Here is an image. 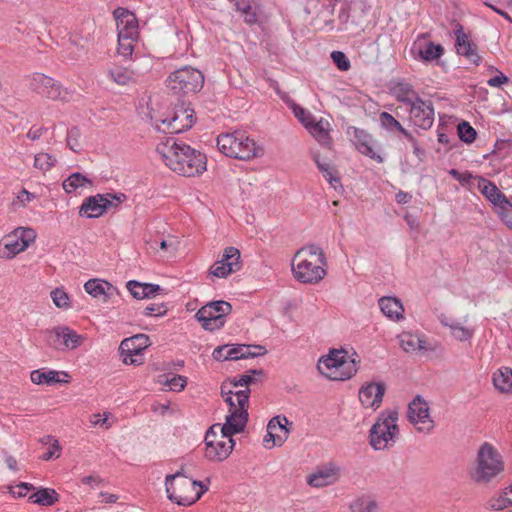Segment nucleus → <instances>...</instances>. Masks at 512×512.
Here are the masks:
<instances>
[{
    "label": "nucleus",
    "instance_id": "8",
    "mask_svg": "<svg viewBox=\"0 0 512 512\" xmlns=\"http://www.w3.org/2000/svg\"><path fill=\"white\" fill-rule=\"evenodd\" d=\"M250 393V389L235 392L238 408L237 410L229 413L226 416L225 423L218 427L223 437L233 436L244 431L249 419L248 403Z\"/></svg>",
    "mask_w": 512,
    "mask_h": 512
},
{
    "label": "nucleus",
    "instance_id": "30",
    "mask_svg": "<svg viewBox=\"0 0 512 512\" xmlns=\"http://www.w3.org/2000/svg\"><path fill=\"white\" fill-rule=\"evenodd\" d=\"M358 371V364L355 359L347 360L346 357L341 359L339 371L327 374V378L331 380H347L354 376Z\"/></svg>",
    "mask_w": 512,
    "mask_h": 512
},
{
    "label": "nucleus",
    "instance_id": "10",
    "mask_svg": "<svg viewBox=\"0 0 512 512\" xmlns=\"http://www.w3.org/2000/svg\"><path fill=\"white\" fill-rule=\"evenodd\" d=\"M219 427V424L212 425L205 435V458L210 461L222 462L229 457L235 446L233 436L223 437L222 440H211V437H216L217 433L215 428Z\"/></svg>",
    "mask_w": 512,
    "mask_h": 512
},
{
    "label": "nucleus",
    "instance_id": "56",
    "mask_svg": "<svg viewBox=\"0 0 512 512\" xmlns=\"http://www.w3.org/2000/svg\"><path fill=\"white\" fill-rule=\"evenodd\" d=\"M61 327H56L51 331H47L46 342L49 346L59 349L62 346Z\"/></svg>",
    "mask_w": 512,
    "mask_h": 512
},
{
    "label": "nucleus",
    "instance_id": "64",
    "mask_svg": "<svg viewBox=\"0 0 512 512\" xmlns=\"http://www.w3.org/2000/svg\"><path fill=\"white\" fill-rule=\"evenodd\" d=\"M242 15L244 16V21L247 23V24H255L257 21H258V16H257V12L255 11V9L251 6V4L249 5V9H245L243 12H242Z\"/></svg>",
    "mask_w": 512,
    "mask_h": 512
},
{
    "label": "nucleus",
    "instance_id": "46",
    "mask_svg": "<svg viewBox=\"0 0 512 512\" xmlns=\"http://www.w3.org/2000/svg\"><path fill=\"white\" fill-rule=\"evenodd\" d=\"M136 40L137 38L134 37H129L128 39H126L122 38L121 36H118V54L123 56L124 58L131 56L134 51V42Z\"/></svg>",
    "mask_w": 512,
    "mask_h": 512
},
{
    "label": "nucleus",
    "instance_id": "44",
    "mask_svg": "<svg viewBox=\"0 0 512 512\" xmlns=\"http://www.w3.org/2000/svg\"><path fill=\"white\" fill-rule=\"evenodd\" d=\"M512 505V497H507L504 492L498 496L491 497L485 504L488 510L501 511Z\"/></svg>",
    "mask_w": 512,
    "mask_h": 512
},
{
    "label": "nucleus",
    "instance_id": "21",
    "mask_svg": "<svg viewBox=\"0 0 512 512\" xmlns=\"http://www.w3.org/2000/svg\"><path fill=\"white\" fill-rule=\"evenodd\" d=\"M85 291L94 298H100L108 302L114 296L119 295L118 289L109 282L101 279H90L84 284Z\"/></svg>",
    "mask_w": 512,
    "mask_h": 512
},
{
    "label": "nucleus",
    "instance_id": "42",
    "mask_svg": "<svg viewBox=\"0 0 512 512\" xmlns=\"http://www.w3.org/2000/svg\"><path fill=\"white\" fill-rule=\"evenodd\" d=\"M109 76L115 83L119 85H126L134 81L135 74L127 68L117 67L109 70Z\"/></svg>",
    "mask_w": 512,
    "mask_h": 512
},
{
    "label": "nucleus",
    "instance_id": "6",
    "mask_svg": "<svg viewBox=\"0 0 512 512\" xmlns=\"http://www.w3.org/2000/svg\"><path fill=\"white\" fill-rule=\"evenodd\" d=\"M203 84L202 72L190 66L175 70L166 79L168 89L177 95L195 94L202 89Z\"/></svg>",
    "mask_w": 512,
    "mask_h": 512
},
{
    "label": "nucleus",
    "instance_id": "2",
    "mask_svg": "<svg viewBox=\"0 0 512 512\" xmlns=\"http://www.w3.org/2000/svg\"><path fill=\"white\" fill-rule=\"evenodd\" d=\"M327 260L322 248L315 244L300 248L291 263L294 277L301 283H318L325 275Z\"/></svg>",
    "mask_w": 512,
    "mask_h": 512
},
{
    "label": "nucleus",
    "instance_id": "57",
    "mask_svg": "<svg viewBox=\"0 0 512 512\" xmlns=\"http://www.w3.org/2000/svg\"><path fill=\"white\" fill-rule=\"evenodd\" d=\"M165 384L173 391H182L187 384V378L182 375H174L170 379L166 378Z\"/></svg>",
    "mask_w": 512,
    "mask_h": 512
},
{
    "label": "nucleus",
    "instance_id": "32",
    "mask_svg": "<svg viewBox=\"0 0 512 512\" xmlns=\"http://www.w3.org/2000/svg\"><path fill=\"white\" fill-rule=\"evenodd\" d=\"M493 384L500 392H512V370L502 367L493 374Z\"/></svg>",
    "mask_w": 512,
    "mask_h": 512
},
{
    "label": "nucleus",
    "instance_id": "31",
    "mask_svg": "<svg viewBox=\"0 0 512 512\" xmlns=\"http://www.w3.org/2000/svg\"><path fill=\"white\" fill-rule=\"evenodd\" d=\"M328 126L329 123L327 121L324 122L323 120H320L316 122L315 120H312L311 124H309V127L306 128L320 144L329 147L331 145L332 140L329 135Z\"/></svg>",
    "mask_w": 512,
    "mask_h": 512
},
{
    "label": "nucleus",
    "instance_id": "23",
    "mask_svg": "<svg viewBox=\"0 0 512 512\" xmlns=\"http://www.w3.org/2000/svg\"><path fill=\"white\" fill-rule=\"evenodd\" d=\"M287 425H292V423L285 416H276L269 421L267 431L268 436L272 438V445L269 448L275 445L281 446L284 443L289 434Z\"/></svg>",
    "mask_w": 512,
    "mask_h": 512
},
{
    "label": "nucleus",
    "instance_id": "33",
    "mask_svg": "<svg viewBox=\"0 0 512 512\" xmlns=\"http://www.w3.org/2000/svg\"><path fill=\"white\" fill-rule=\"evenodd\" d=\"M394 91L396 99L409 107H411L417 99H420L418 93L408 83L399 82L395 86Z\"/></svg>",
    "mask_w": 512,
    "mask_h": 512
},
{
    "label": "nucleus",
    "instance_id": "43",
    "mask_svg": "<svg viewBox=\"0 0 512 512\" xmlns=\"http://www.w3.org/2000/svg\"><path fill=\"white\" fill-rule=\"evenodd\" d=\"M5 249L8 251L7 257L12 258L18 253L24 251L27 248L26 242L21 243V240L15 236L13 232L12 235H8L5 239Z\"/></svg>",
    "mask_w": 512,
    "mask_h": 512
},
{
    "label": "nucleus",
    "instance_id": "55",
    "mask_svg": "<svg viewBox=\"0 0 512 512\" xmlns=\"http://www.w3.org/2000/svg\"><path fill=\"white\" fill-rule=\"evenodd\" d=\"M293 112H294V115L298 118V120L305 127H309V124H311V121L314 120V117L312 116V114L299 105L294 104Z\"/></svg>",
    "mask_w": 512,
    "mask_h": 512
},
{
    "label": "nucleus",
    "instance_id": "5",
    "mask_svg": "<svg viewBox=\"0 0 512 512\" xmlns=\"http://www.w3.org/2000/svg\"><path fill=\"white\" fill-rule=\"evenodd\" d=\"M503 470L504 462L498 450L488 442L483 443L477 452L472 479L478 484H487Z\"/></svg>",
    "mask_w": 512,
    "mask_h": 512
},
{
    "label": "nucleus",
    "instance_id": "34",
    "mask_svg": "<svg viewBox=\"0 0 512 512\" xmlns=\"http://www.w3.org/2000/svg\"><path fill=\"white\" fill-rule=\"evenodd\" d=\"M59 500L58 493L51 488H40L30 495L29 501L42 506H52Z\"/></svg>",
    "mask_w": 512,
    "mask_h": 512
},
{
    "label": "nucleus",
    "instance_id": "40",
    "mask_svg": "<svg viewBox=\"0 0 512 512\" xmlns=\"http://www.w3.org/2000/svg\"><path fill=\"white\" fill-rule=\"evenodd\" d=\"M237 272L236 264L234 263V269L232 263H224L222 260L216 261L209 269V276L217 278H226L230 274Z\"/></svg>",
    "mask_w": 512,
    "mask_h": 512
},
{
    "label": "nucleus",
    "instance_id": "19",
    "mask_svg": "<svg viewBox=\"0 0 512 512\" xmlns=\"http://www.w3.org/2000/svg\"><path fill=\"white\" fill-rule=\"evenodd\" d=\"M477 180L479 191L488 201L501 208H512V203L508 200L506 195L499 190L495 183L482 176H477Z\"/></svg>",
    "mask_w": 512,
    "mask_h": 512
},
{
    "label": "nucleus",
    "instance_id": "18",
    "mask_svg": "<svg viewBox=\"0 0 512 512\" xmlns=\"http://www.w3.org/2000/svg\"><path fill=\"white\" fill-rule=\"evenodd\" d=\"M454 34L457 53L464 56L474 65H480L481 56L478 54L477 45L469 39L468 35L464 32L463 26L457 24Z\"/></svg>",
    "mask_w": 512,
    "mask_h": 512
},
{
    "label": "nucleus",
    "instance_id": "58",
    "mask_svg": "<svg viewBox=\"0 0 512 512\" xmlns=\"http://www.w3.org/2000/svg\"><path fill=\"white\" fill-rule=\"evenodd\" d=\"M15 236L21 240V243L26 242L27 247L35 240L36 234L31 228H17L14 230Z\"/></svg>",
    "mask_w": 512,
    "mask_h": 512
},
{
    "label": "nucleus",
    "instance_id": "45",
    "mask_svg": "<svg viewBox=\"0 0 512 512\" xmlns=\"http://www.w3.org/2000/svg\"><path fill=\"white\" fill-rule=\"evenodd\" d=\"M457 131L459 138L467 144H471L476 140V130L466 121L458 124Z\"/></svg>",
    "mask_w": 512,
    "mask_h": 512
},
{
    "label": "nucleus",
    "instance_id": "27",
    "mask_svg": "<svg viewBox=\"0 0 512 512\" xmlns=\"http://www.w3.org/2000/svg\"><path fill=\"white\" fill-rule=\"evenodd\" d=\"M382 313L389 319L398 321L403 318L404 308L401 301L395 297H382L378 301Z\"/></svg>",
    "mask_w": 512,
    "mask_h": 512
},
{
    "label": "nucleus",
    "instance_id": "11",
    "mask_svg": "<svg viewBox=\"0 0 512 512\" xmlns=\"http://www.w3.org/2000/svg\"><path fill=\"white\" fill-rule=\"evenodd\" d=\"M150 345L149 337L137 334L124 339L119 346L122 361L125 364L139 365L143 363L142 351Z\"/></svg>",
    "mask_w": 512,
    "mask_h": 512
},
{
    "label": "nucleus",
    "instance_id": "54",
    "mask_svg": "<svg viewBox=\"0 0 512 512\" xmlns=\"http://www.w3.org/2000/svg\"><path fill=\"white\" fill-rule=\"evenodd\" d=\"M104 203H107L108 211L112 208H117L122 202L127 199V196L124 193H106L104 194Z\"/></svg>",
    "mask_w": 512,
    "mask_h": 512
},
{
    "label": "nucleus",
    "instance_id": "63",
    "mask_svg": "<svg viewBox=\"0 0 512 512\" xmlns=\"http://www.w3.org/2000/svg\"><path fill=\"white\" fill-rule=\"evenodd\" d=\"M61 450V447L59 445L58 440H54V443L52 446L47 450L46 453L42 456V459L45 461H48L52 459L53 457H59V452Z\"/></svg>",
    "mask_w": 512,
    "mask_h": 512
},
{
    "label": "nucleus",
    "instance_id": "25",
    "mask_svg": "<svg viewBox=\"0 0 512 512\" xmlns=\"http://www.w3.org/2000/svg\"><path fill=\"white\" fill-rule=\"evenodd\" d=\"M339 468L334 464H329L326 467L318 469L307 478V483L312 487H325L331 485L336 481V475Z\"/></svg>",
    "mask_w": 512,
    "mask_h": 512
},
{
    "label": "nucleus",
    "instance_id": "14",
    "mask_svg": "<svg viewBox=\"0 0 512 512\" xmlns=\"http://www.w3.org/2000/svg\"><path fill=\"white\" fill-rule=\"evenodd\" d=\"M195 112L184 103L176 105L173 116L166 118L162 122L167 125L170 134H177L190 129L195 122Z\"/></svg>",
    "mask_w": 512,
    "mask_h": 512
},
{
    "label": "nucleus",
    "instance_id": "29",
    "mask_svg": "<svg viewBox=\"0 0 512 512\" xmlns=\"http://www.w3.org/2000/svg\"><path fill=\"white\" fill-rule=\"evenodd\" d=\"M400 346L405 352H416L427 350L428 346L425 340L411 332H403L399 335Z\"/></svg>",
    "mask_w": 512,
    "mask_h": 512
},
{
    "label": "nucleus",
    "instance_id": "62",
    "mask_svg": "<svg viewBox=\"0 0 512 512\" xmlns=\"http://www.w3.org/2000/svg\"><path fill=\"white\" fill-rule=\"evenodd\" d=\"M243 347H244V344L229 345L228 350H227L229 360L241 359L240 354H242Z\"/></svg>",
    "mask_w": 512,
    "mask_h": 512
},
{
    "label": "nucleus",
    "instance_id": "39",
    "mask_svg": "<svg viewBox=\"0 0 512 512\" xmlns=\"http://www.w3.org/2000/svg\"><path fill=\"white\" fill-rule=\"evenodd\" d=\"M264 371L262 369H252L246 374L240 375L238 378H234L233 386H245L246 389H250L249 386L256 384L262 380Z\"/></svg>",
    "mask_w": 512,
    "mask_h": 512
},
{
    "label": "nucleus",
    "instance_id": "3",
    "mask_svg": "<svg viewBox=\"0 0 512 512\" xmlns=\"http://www.w3.org/2000/svg\"><path fill=\"white\" fill-rule=\"evenodd\" d=\"M165 485L168 498L181 506L194 504L208 490L203 482L185 476L183 467L175 474L167 475Z\"/></svg>",
    "mask_w": 512,
    "mask_h": 512
},
{
    "label": "nucleus",
    "instance_id": "16",
    "mask_svg": "<svg viewBox=\"0 0 512 512\" xmlns=\"http://www.w3.org/2000/svg\"><path fill=\"white\" fill-rule=\"evenodd\" d=\"M411 53L423 62H433L444 54V48L441 44L427 40V34H422L414 42Z\"/></svg>",
    "mask_w": 512,
    "mask_h": 512
},
{
    "label": "nucleus",
    "instance_id": "36",
    "mask_svg": "<svg viewBox=\"0 0 512 512\" xmlns=\"http://www.w3.org/2000/svg\"><path fill=\"white\" fill-rule=\"evenodd\" d=\"M442 325L449 327L452 336L459 341H468L472 338L474 330L468 327L462 326L460 323L450 321L447 318L441 319Z\"/></svg>",
    "mask_w": 512,
    "mask_h": 512
},
{
    "label": "nucleus",
    "instance_id": "59",
    "mask_svg": "<svg viewBox=\"0 0 512 512\" xmlns=\"http://www.w3.org/2000/svg\"><path fill=\"white\" fill-rule=\"evenodd\" d=\"M167 312V307L164 303H153L144 309L145 316H163Z\"/></svg>",
    "mask_w": 512,
    "mask_h": 512
},
{
    "label": "nucleus",
    "instance_id": "9",
    "mask_svg": "<svg viewBox=\"0 0 512 512\" xmlns=\"http://www.w3.org/2000/svg\"><path fill=\"white\" fill-rule=\"evenodd\" d=\"M232 311V306L224 300L210 302L201 307L195 314L203 329L214 331L225 324V317Z\"/></svg>",
    "mask_w": 512,
    "mask_h": 512
},
{
    "label": "nucleus",
    "instance_id": "26",
    "mask_svg": "<svg viewBox=\"0 0 512 512\" xmlns=\"http://www.w3.org/2000/svg\"><path fill=\"white\" fill-rule=\"evenodd\" d=\"M344 350H332L329 355L320 358L317 368L319 372L327 377L329 373L339 371V365L342 358H345Z\"/></svg>",
    "mask_w": 512,
    "mask_h": 512
},
{
    "label": "nucleus",
    "instance_id": "35",
    "mask_svg": "<svg viewBox=\"0 0 512 512\" xmlns=\"http://www.w3.org/2000/svg\"><path fill=\"white\" fill-rule=\"evenodd\" d=\"M349 509L351 512H379V506L375 499L369 495H362L354 499Z\"/></svg>",
    "mask_w": 512,
    "mask_h": 512
},
{
    "label": "nucleus",
    "instance_id": "51",
    "mask_svg": "<svg viewBox=\"0 0 512 512\" xmlns=\"http://www.w3.org/2000/svg\"><path fill=\"white\" fill-rule=\"evenodd\" d=\"M267 353V349L261 345H246L244 344L242 354H240L241 359L254 358L257 356L265 355Z\"/></svg>",
    "mask_w": 512,
    "mask_h": 512
},
{
    "label": "nucleus",
    "instance_id": "48",
    "mask_svg": "<svg viewBox=\"0 0 512 512\" xmlns=\"http://www.w3.org/2000/svg\"><path fill=\"white\" fill-rule=\"evenodd\" d=\"M379 120L381 126L388 132H397L401 128L400 122L388 112L380 113Z\"/></svg>",
    "mask_w": 512,
    "mask_h": 512
},
{
    "label": "nucleus",
    "instance_id": "17",
    "mask_svg": "<svg viewBox=\"0 0 512 512\" xmlns=\"http://www.w3.org/2000/svg\"><path fill=\"white\" fill-rule=\"evenodd\" d=\"M118 36L128 39L138 38V20L135 14L126 8L118 7L113 11Z\"/></svg>",
    "mask_w": 512,
    "mask_h": 512
},
{
    "label": "nucleus",
    "instance_id": "53",
    "mask_svg": "<svg viewBox=\"0 0 512 512\" xmlns=\"http://www.w3.org/2000/svg\"><path fill=\"white\" fill-rule=\"evenodd\" d=\"M80 135V130L77 127H72L67 132V145L74 152L81 150Z\"/></svg>",
    "mask_w": 512,
    "mask_h": 512
},
{
    "label": "nucleus",
    "instance_id": "24",
    "mask_svg": "<svg viewBox=\"0 0 512 512\" xmlns=\"http://www.w3.org/2000/svg\"><path fill=\"white\" fill-rule=\"evenodd\" d=\"M105 195L97 194L87 197L79 209L80 216L98 218L108 211L107 203H104Z\"/></svg>",
    "mask_w": 512,
    "mask_h": 512
},
{
    "label": "nucleus",
    "instance_id": "28",
    "mask_svg": "<svg viewBox=\"0 0 512 512\" xmlns=\"http://www.w3.org/2000/svg\"><path fill=\"white\" fill-rule=\"evenodd\" d=\"M60 372L49 370V371H42V370H34L31 372L30 378L31 381L34 384H47V385H54L57 383H68L67 379H60L59 378ZM61 375L64 377H69V375L66 372H61Z\"/></svg>",
    "mask_w": 512,
    "mask_h": 512
},
{
    "label": "nucleus",
    "instance_id": "22",
    "mask_svg": "<svg viewBox=\"0 0 512 512\" xmlns=\"http://www.w3.org/2000/svg\"><path fill=\"white\" fill-rule=\"evenodd\" d=\"M353 133V142L356 146V149L361 154L368 156L373 160H376L378 163H382L384 161L383 157L374 151V139L369 133L360 128H354Z\"/></svg>",
    "mask_w": 512,
    "mask_h": 512
},
{
    "label": "nucleus",
    "instance_id": "49",
    "mask_svg": "<svg viewBox=\"0 0 512 512\" xmlns=\"http://www.w3.org/2000/svg\"><path fill=\"white\" fill-rule=\"evenodd\" d=\"M55 162L56 159L47 153H39L34 158V166L42 171L49 170Z\"/></svg>",
    "mask_w": 512,
    "mask_h": 512
},
{
    "label": "nucleus",
    "instance_id": "37",
    "mask_svg": "<svg viewBox=\"0 0 512 512\" xmlns=\"http://www.w3.org/2000/svg\"><path fill=\"white\" fill-rule=\"evenodd\" d=\"M313 159L323 177L331 184L332 187L336 189L337 186H341L338 172L334 166L330 165L329 163L321 162L318 155H314Z\"/></svg>",
    "mask_w": 512,
    "mask_h": 512
},
{
    "label": "nucleus",
    "instance_id": "13",
    "mask_svg": "<svg viewBox=\"0 0 512 512\" xmlns=\"http://www.w3.org/2000/svg\"><path fill=\"white\" fill-rule=\"evenodd\" d=\"M31 86L38 94L52 100H66L69 94L60 83L40 73L34 74Z\"/></svg>",
    "mask_w": 512,
    "mask_h": 512
},
{
    "label": "nucleus",
    "instance_id": "15",
    "mask_svg": "<svg viewBox=\"0 0 512 512\" xmlns=\"http://www.w3.org/2000/svg\"><path fill=\"white\" fill-rule=\"evenodd\" d=\"M410 120L423 130H428L434 123V107L430 100L417 99L410 107Z\"/></svg>",
    "mask_w": 512,
    "mask_h": 512
},
{
    "label": "nucleus",
    "instance_id": "47",
    "mask_svg": "<svg viewBox=\"0 0 512 512\" xmlns=\"http://www.w3.org/2000/svg\"><path fill=\"white\" fill-rule=\"evenodd\" d=\"M220 260H222L224 263H232L233 265L235 263L237 271L241 269L242 264L240 261V251L233 246L224 249L222 258Z\"/></svg>",
    "mask_w": 512,
    "mask_h": 512
},
{
    "label": "nucleus",
    "instance_id": "1",
    "mask_svg": "<svg viewBox=\"0 0 512 512\" xmlns=\"http://www.w3.org/2000/svg\"><path fill=\"white\" fill-rule=\"evenodd\" d=\"M165 165L179 175L193 177L206 170V156L173 137L166 138L156 146Z\"/></svg>",
    "mask_w": 512,
    "mask_h": 512
},
{
    "label": "nucleus",
    "instance_id": "60",
    "mask_svg": "<svg viewBox=\"0 0 512 512\" xmlns=\"http://www.w3.org/2000/svg\"><path fill=\"white\" fill-rule=\"evenodd\" d=\"M19 490L16 492L12 486L9 487V493L14 497H24L26 495V491H30L34 489V486L27 482H21L16 486Z\"/></svg>",
    "mask_w": 512,
    "mask_h": 512
},
{
    "label": "nucleus",
    "instance_id": "50",
    "mask_svg": "<svg viewBox=\"0 0 512 512\" xmlns=\"http://www.w3.org/2000/svg\"><path fill=\"white\" fill-rule=\"evenodd\" d=\"M51 298L53 300V303L58 308H69V296L68 294L61 288H55L51 291Z\"/></svg>",
    "mask_w": 512,
    "mask_h": 512
},
{
    "label": "nucleus",
    "instance_id": "38",
    "mask_svg": "<svg viewBox=\"0 0 512 512\" xmlns=\"http://www.w3.org/2000/svg\"><path fill=\"white\" fill-rule=\"evenodd\" d=\"M92 185V181L79 172L72 173L68 178L63 181V189L66 193L71 194L78 188Z\"/></svg>",
    "mask_w": 512,
    "mask_h": 512
},
{
    "label": "nucleus",
    "instance_id": "7",
    "mask_svg": "<svg viewBox=\"0 0 512 512\" xmlns=\"http://www.w3.org/2000/svg\"><path fill=\"white\" fill-rule=\"evenodd\" d=\"M398 413L395 410L382 412L369 432V443L375 450H381L388 446L389 441H394L399 433L397 426Z\"/></svg>",
    "mask_w": 512,
    "mask_h": 512
},
{
    "label": "nucleus",
    "instance_id": "52",
    "mask_svg": "<svg viewBox=\"0 0 512 512\" xmlns=\"http://www.w3.org/2000/svg\"><path fill=\"white\" fill-rule=\"evenodd\" d=\"M331 58L336 65V67L341 71H347L350 69L351 64L348 57L342 51H333L331 53Z\"/></svg>",
    "mask_w": 512,
    "mask_h": 512
},
{
    "label": "nucleus",
    "instance_id": "4",
    "mask_svg": "<svg viewBox=\"0 0 512 512\" xmlns=\"http://www.w3.org/2000/svg\"><path fill=\"white\" fill-rule=\"evenodd\" d=\"M217 147L224 155L239 160H249L263 154L262 148L246 132L240 130L221 133L217 137Z\"/></svg>",
    "mask_w": 512,
    "mask_h": 512
},
{
    "label": "nucleus",
    "instance_id": "41",
    "mask_svg": "<svg viewBox=\"0 0 512 512\" xmlns=\"http://www.w3.org/2000/svg\"><path fill=\"white\" fill-rule=\"evenodd\" d=\"M62 346L67 349H75L81 343V336L69 327L62 326L60 330Z\"/></svg>",
    "mask_w": 512,
    "mask_h": 512
},
{
    "label": "nucleus",
    "instance_id": "12",
    "mask_svg": "<svg viewBox=\"0 0 512 512\" xmlns=\"http://www.w3.org/2000/svg\"><path fill=\"white\" fill-rule=\"evenodd\" d=\"M408 419L414 425L421 424L417 427L419 432L430 433L434 428L429 414V406L420 395H417L409 404Z\"/></svg>",
    "mask_w": 512,
    "mask_h": 512
},
{
    "label": "nucleus",
    "instance_id": "61",
    "mask_svg": "<svg viewBox=\"0 0 512 512\" xmlns=\"http://www.w3.org/2000/svg\"><path fill=\"white\" fill-rule=\"evenodd\" d=\"M228 347H229V345H222V346H218L217 348H215L212 353L213 358L217 361L229 360L228 351H227Z\"/></svg>",
    "mask_w": 512,
    "mask_h": 512
},
{
    "label": "nucleus",
    "instance_id": "20",
    "mask_svg": "<svg viewBox=\"0 0 512 512\" xmlns=\"http://www.w3.org/2000/svg\"><path fill=\"white\" fill-rule=\"evenodd\" d=\"M385 390L382 382L368 383L360 389L359 400L364 407L377 409L382 403Z\"/></svg>",
    "mask_w": 512,
    "mask_h": 512
}]
</instances>
